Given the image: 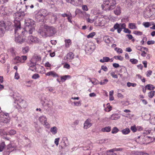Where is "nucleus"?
Instances as JSON below:
<instances>
[{
	"label": "nucleus",
	"instance_id": "nucleus-1",
	"mask_svg": "<svg viewBox=\"0 0 155 155\" xmlns=\"http://www.w3.org/2000/svg\"><path fill=\"white\" fill-rule=\"evenodd\" d=\"M35 22L31 19L27 18L25 21V28L24 29L21 27H16L15 28V41L16 43L21 44L26 40L21 38L19 34L21 33V35L27 37L28 34H31L34 31Z\"/></svg>",
	"mask_w": 155,
	"mask_h": 155
},
{
	"label": "nucleus",
	"instance_id": "nucleus-2",
	"mask_svg": "<svg viewBox=\"0 0 155 155\" xmlns=\"http://www.w3.org/2000/svg\"><path fill=\"white\" fill-rule=\"evenodd\" d=\"M56 32V29L54 27L46 25L44 28H40L38 33L43 37L45 38L53 36Z\"/></svg>",
	"mask_w": 155,
	"mask_h": 155
},
{
	"label": "nucleus",
	"instance_id": "nucleus-3",
	"mask_svg": "<svg viewBox=\"0 0 155 155\" xmlns=\"http://www.w3.org/2000/svg\"><path fill=\"white\" fill-rule=\"evenodd\" d=\"M116 4L115 0H106L101 5V7L104 10L109 11L113 9Z\"/></svg>",
	"mask_w": 155,
	"mask_h": 155
},
{
	"label": "nucleus",
	"instance_id": "nucleus-4",
	"mask_svg": "<svg viewBox=\"0 0 155 155\" xmlns=\"http://www.w3.org/2000/svg\"><path fill=\"white\" fill-rule=\"evenodd\" d=\"M25 15L24 12L21 13L16 12L15 13V15L14 16L15 20L14 22L15 28L16 27H21L20 20L21 18V16H24Z\"/></svg>",
	"mask_w": 155,
	"mask_h": 155
},
{
	"label": "nucleus",
	"instance_id": "nucleus-5",
	"mask_svg": "<svg viewBox=\"0 0 155 155\" xmlns=\"http://www.w3.org/2000/svg\"><path fill=\"white\" fill-rule=\"evenodd\" d=\"M105 20L103 15L99 14L95 17V25L96 26H103L106 22Z\"/></svg>",
	"mask_w": 155,
	"mask_h": 155
},
{
	"label": "nucleus",
	"instance_id": "nucleus-6",
	"mask_svg": "<svg viewBox=\"0 0 155 155\" xmlns=\"http://www.w3.org/2000/svg\"><path fill=\"white\" fill-rule=\"evenodd\" d=\"M14 106L15 107L18 109L19 110L22 108H25L27 104L26 102L23 100H22L21 101L16 100L14 102Z\"/></svg>",
	"mask_w": 155,
	"mask_h": 155
},
{
	"label": "nucleus",
	"instance_id": "nucleus-7",
	"mask_svg": "<svg viewBox=\"0 0 155 155\" xmlns=\"http://www.w3.org/2000/svg\"><path fill=\"white\" fill-rule=\"evenodd\" d=\"M38 120L41 124L45 127L48 129L50 128V124L47 122V118L45 116L42 115L39 117Z\"/></svg>",
	"mask_w": 155,
	"mask_h": 155
},
{
	"label": "nucleus",
	"instance_id": "nucleus-8",
	"mask_svg": "<svg viewBox=\"0 0 155 155\" xmlns=\"http://www.w3.org/2000/svg\"><path fill=\"white\" fill-rule=\"evenodd\" d=\"M9 121L8 114L1 112L0 113V122L7 123Z\"/></svg>",
	"mask_w": 155,
	"mask_h": 155
},
{
	"label": "nucleus",
	"instance_id": "nucleus-9",
	"mask_svg": "<svg viewBox=\"0 0 155 155\" xmlns=\"http://www.w3.org/2000/svg\"><path fill=\"white\" fill-rule=\"evenodd\" d=\"M68 3L75 6H81L83 4V0H65Z\"/></svg>",
	"mask_w": 155,
	"mask_h": 155
},
{
	"label": "nucleus",
	"instance_id": "nucleus-10",
	"mask_svg": "<svg viewBox=\"0 0 155 155\" xmlns=\"http://www.w3.org/2000/svg\"><path fill=\"white\" fill-rule=\"evenodd\" d=\"M27 57L26 56H22L21 57L17 56L13 60V62L15 64L19 63H24L27 59Z\"/></svg>",
	"mask_w": 155,
	"mask_h": 155
},
{
	"label": "nucleus",
	"instance_id": "nucleus-11",
	"mask_svg": "<svg viewBox=\"0 0 155 155\" xmlns=\"http://www.w3.org/2000/svg\"><path fill=\"white\" fill-rule=\"evenodd\" d=\"M125 27L126 25L124 23L119 24L117 23L114 26V28L117 30V31L118 33H120L122 29L125 28Z\"/></svg>",
	"mask_w": 155,
	"mask_h": 155
},
{
	"label": "nucleus",
	"instance_id": "nucleus-12",
	"mask_svg": "<svg viewBox=\"0 0 155 155\" xmlns=\"http://www.w3.org/2000/svg\"><path fill=\"white\" fill-rule=\"evenodd\" d=\"M27 41L29 44L31 43H37L39 42V39L36 37L31 35L28 37Z\"/></svg>",
	"mask_w": 155,
	"mask_h": 155
},
{
	"label": "nucleus",
	"instance_id": "nucleus-13",
	"mask_svg": "<svg viewBox=\"0 0 155 155\" xmlns=\"http://www.w3.org/2000/svg\"><path fill=\"white\" fill-rule=\"evenodd\" d=\"M95 48L94 44L92 42H89L86 45L85 50L89 51H93Z\"/></svg>",
	"mask_w": 155,
	"mask_h": 155
},
{
	"label": "nucleus",
	"instance_id": "nucleus-14",
	"mask_svg": "<svg viewBox=\"0 0 155 155\" xmlns=\"http://www.w3.org/2000/svg\"><path fill=\"white\" fill-rule=\"evenodd\" d=\"M5 28V24L3 21H0V37L4 35Z\"/></svg>",
	"mask_w": 155,
	"mask_h": 155
},
{
	"label": "nucleus",
	"instance_id": "nucleus-15",
	"mask_svg": "<svg viewBox=\"0 0 155 155\" xmlns=\"http://www.w3.org/2000/svg\"><path fill=\"white\" fill-rule=\"evenodd\" d=\"M48 12L45 9H42L40 10L37 13V15L38 16L44 18L48 15Z\"/></svg>",
	"mask_w": 155,
	"mask_h": 155
},
{
	"label": "nucleus",
	"instance_id": "nucleus-16",
	"mask_svg": "<svg viewBox=\"0 0 155 155\" xmlns=\"http://www.w3.org/2000/svg\"><path fill=\"white\" fill-rule=\"evenodd\" d=\"M92 146L91 145H90L89 146L87 147H83V150H87L85 153L84 155H91L92 152Z\"/></svg>",
	"mask_w": 155,
	"mask_h": 155
},
{
	"label": "nucleus",
	"instance_id": "nucleus-17",
	"mask_svg": "<svg viewBox=\"0 0 155 155\" xmlns=\"http://www.w3.org/2000/svg\"><path fill=\"white\" fill-rule=\"evenodd\" d=\"M15 149V147H14V146H12L11 144L8 145V150L4 152L3 155H9L10 152L13 151Z\"/></svg>",
	"mask_w": 155,
	"mask_h": 155
},
{
	"label": "nucleus",
	"instance_id": "nucleus-18",
	"mask_svg": "<svg viewBox=\"0 0 155 155\" xmlns=\"http://www.w3.org/2000/svg\"><path fill=\"white\" fill-rule=\"evenodd\" d=\"M154 10V9H152V10L149 9L148 10H147L146 12H145L144 13V17L145 18H148L150 17L153 15V13L152 12V11H153Z\"/></svg>",
	"mask_w": 155,
	"mask_h": 155
},
{
	"label": "nucleus",
	"instance_id": "nucleus-19",
	"mask_svg": "<svg viewBox=\"0 0 155 155\" xmlns=\"http://www.w3.org/2000/svg\"><path fill=\"white\" fill-rule=\"evenodd\" d=\"M92 125L91 120L88 119L85 121L84 124V128L85 129H87L90 127Z\"/></svg>",
	"mask_w": 155,
	"mask_h": 155
},
{
	"label": "nucleus",
	"instance_id": "nucleus-20",
	"mask_svg": "<svg viewBox=\"0 0 155 155\" xmlns=\"http://www.w3.org/2000/svg\"><path fill=\"white\" fill-rule=\"evenodd\" d=\"M114 61V58H109L108 57H104L103 58L101 59L100 60V61L101 63H104L105 62H112Z\"/></svg>",
	"mask_w": 155,
	"mask_h": 155
},
{
	"label": "nucleus",
	"instance_id": "nucleus-21",
	"mask_svg": "<svg viewBox=\"0 0 155 155\" xmlns=\"http://www.w3.org/2000/svg\"><path fill=\"white\" fill-rule=\"evenodd\" d=\"M114 13L117 15H119L121 12V8L119 5H117L114 11Z\"/></svg>",
	"mask_w": 155,
	"mask_h": 155
},
{
	"label": "nucleus",
	"instance_id": "nucleus-22",
	"mask_svg": "<svg viewBox=\"0 0 155 155\" xmlns=\"http://www.w3.org/2000/svg\"><path fill=\"white\" fill-rule=\"evenodd\" d=\"M103 40L106 43L109 44L112 42L113 38L110 36H105L104 37Z\"/></svg>",
	"mask_w": 155,
	"mask_h": 155
},
{
	"label": "nucleus",
	"instance_id": "nucleus-23",
	"mask_svg": "<svg viewBox=\"0 0 155 155\" xmlns=\"http://www.w3.org/2000/svg\"><path fill=\"white\" fill-rule=\"evenodd\" d=\"M8 58L7 54L4 53L0 55V61L2 63H5V60Z\"/></svg>",
	"mask_w": 155,
	"mask_h": 155
},
{
	"label": "nucleus",
	"instance_id": "nucleus-24",
	"mask_svg": "<svg viewBox=\"0 0 155 155\" xmlns=\"http://www.w3.org/2000/svg\"><path fill=\"white\" fill-rule=\"evenodd\" d=\"M64 42L65 47L66 48H69L72 44L71 40L70 39H65Z\"/></svg>",
	"mask_w": 155,
	"mask_h": 155
},
{
	"label": "nucleus",
	"instance_id": "nucleus-25",
	"mask_svg": "<svg viewBox=\"0 0 155 155\" xmlns=\"http://www.w3.org/2000/svg\"><path fill=\"white\" fill-rule=\"evenodd\" d=\"M114 149H112L107 151L106 152L104 153V155H116V153L114 152ZM95 155H99L98 153H96Z\"/></svg>",
	"mask_w": 155,
	"mask_h": 155
},
{
	"label": "nucleus",
	"instance_id": "nucleus-26",
	"mask_svg": "<svg viewBox=\"0 0 155 155\" xmlns=\"http://www.w3.org/2000/svg\"><path fill=\"white\" fill-rule=\"evenodd\" d=\"M120 116L119 114H114L111 115L110 119L112 120H117L120 118Z\"/></svg>",
	"mask_w": 155,
	"mask_h": 155
},
{
	"label": "nucleus",
	"instance_id": "nucleus-27",
	"mask_svg": "<svg viewBox=\"0 0 155 155\" xmlns=\"http://www.w3.org/2000/svg\"><path fill=\"white\" fill-rule=\"evenodd\" d=\"M74 57V55L72 52H69L66 55V59L68 60H72Z\"/></svg>",
	"mask_w": 155,
	"mask_h": 155
},
{
	"label": "nucleus",
	"instance_id": "nucleus-28",
	"mask_svg": "<svg viewBox=\"0 0 155 155\" xmlns=\"http://www.w3.org/2000/svg\"><path fill=\"white\" fill-rule=\"evenodd\" d=\"M45 75L48 76H52L54 77L58 76L57 74L54 71H52L47 72Z\"/></svg>",
	"mask_w": 155,
	"mask_h": 155
},
{
	"label": "nucleus",
	"instance_id": "nucleus-29",
	"mask_svg": "<svg viewBox=\"0 0 155 155\" xmlns=\"http://www.w3.org/2000/svg\"><path fill=\"white\" fill-rule=\"evenodd\" d=\"M58 129L55 126H54L51 128L50 131L53 135H55L58 132Z\"/></svg>",
	"mask_w": 155,
	"mask_h": 155
},
{
	"label": "nucleus",
	"instance_id": "nucleus-30",
	"mask_svg": "<svg viewBox=\"0 0 155 155\" xmlns=\"http://www.w3.org/2000/svg\"><path fill=\"white\" fill-rule=\"evenodd\" d=\"M129 28L131 29H137V27L136 26V24L134 23H129L128 25Z\"/></svg>",
	"mask_w": 155,
	"mask_h": 155
},
{
	"label": "nucleus",
	"instance_id": "nucleus-31",
	"mask_svg": "<svg viewBox=\"0 0 155 155\" xmlns=\"http://www.w3.org/2000/svg\"><path fill=\"white\" fill-rule=\"evenodd\" d=\"M71 78V77L69 75H65L61 77V80L62 82H64L67 79Z\"/></svg>",
	"mask_w": 155,
	"mask_h": 155
},
{
	"label": "nucleus",
	"instance_id": "nucleus-32",
	"mask_svg": "<svg viewBox=\"0 0 155 155\" xmlns=\"http://www.w3.org/2000/svg\"><path fill=\"white\" fill-rule=\"evenodd\" d=\"M89 79L90 81H89V82H91L94 85H97L99 83L98 81L95 78H92L91 79Z\"/></svg>",
	"mask_w": 155,
	"mask_h": 155
},
{
	"label": "nucleus",
	"instance_id": "nucleus-33",
	"mask_svg": "<svg viewBox=\"0 0 155 155\" xmlns=\"http://www.w3.org/2000/svg\"><path fill=\"white\" fill-rule=\"evenodd\" d=\"M111 127L110 126H108L101 129V130L103 132H108L111 130Z\"/></svg>",
	"mask_w": 155,
	"mask_h": 155
},
{
	"label": "nucleus",
	"instance_id": "nucleus-34",
	"mask_svg": "<svg viewBox=\"0 0 155 155\" xmlns=\"http://www.w3.org/2000/svg\"><path fill=\"white\" fill-rule=\"evenodd\" d=\"M121 132L123 134L127 135L130 132V130L129 128H126L124 129L121 130Z\"/></svg>",
	"mask_w": 155,
	"mask_h": 155
},
{
	"label": "nucleus",
	"instance_id": "nucleus-35",
	"mask_svg": "<svg viewBox=\"0 0 155 155\" xmlns=\"http://www.w3.org/2000/svg\"><path fill=\"white\" fill-rule=\"evenodd\" d=\"M112 109V107L110 106V104L109 103L107 104L106 105V107H105L104 109L105 111L109 112Z\"/></svg>",
	"mask_w": 155,
	"mask_h": 155
},
{
	"label": "nucleus",
	"instance_id": "nucleus-36",
	"mask_svg": "<svg viewBox=\"0 0 155 155\" xmlns=\"http://www.w3.org/2000/svg\"><path fill=\"white\" fill-rule=\"evenodd\" d=\"M146 87L149 90H153L155 88L154 86L150 84H147L146 86Z\"/></svg>",
	"mask_w": 155,
	"mask_h": 155
},
{
	"label": "nucleus",
	"instance_id": "nucleus-37",
	"mask_svg": "<svg viewBox=\"0 0 155 155\" xmlns=\"http://www.w3.org/2000/svg\"><path fill=\"white\" fill-rule=\"evenodd\" d=\"M136 48L138 50L141 51H143V50L147 49L146 48L143 47L140 45H136Z\"/></svg>",
	"mask_w": 155,
	"mask_h": 155
},
{
	"label": "nucleus",
	"instance_id": "nucleus-38",
	"mask_svg": "<svg viewBox=\"0 0 155 155\" xmlns=\"http://www.w3.org/2000/svg\"><path fill=\"white\" fill-rule=\"evenodd\" d=\"M137 86V84L135 83H131L130 82H128L127 83V86L128 87L131 86L135 87Z\"/></svg>",
	"mask_w": 155,
	"mask_h": 155
},
{
	"label": "nucleus",
	"instance_id": "nucleus-39",
	"mask_svg": "<svg viewBox=\"0 0 155 155\" xmlns=\"http://www.w3.org/2000/svg\"><path fill=\"white\" fill-rule=\"evenodd\" d=\"M118 131V128L116 127H114L112 129L111 133L113 134H115L117 133Z\"/></svg>",
	"mask_w": 155,
	"mask_h": 155
},
{
	"label": "nucleus",
	"instance_id": "nucleus-40",
	"mask_svg": "<svg viewBox=\"0 0 155 155\" xmlns=\"http://www.w3.org/2000/svg\"><path fill=\"white\" fill-rule=\"evenodd\" d=\"M130 61L133 64H136L138 62V61L136 59L134 58L130 59Z\"/></svg>",
	"mask_w": 155,
	"mask_h": 155
},
{
	"label": "nucleus",
	"instance_id": "nucleus-41",
	"mask_svg": "<svg viewBox=\"0 0 155 155\" xmlns=\"http://www.w3.org/2000/svg\"><path fill=\"white\" fill-rule=\"evenodd\" d=\"M143 25L145 28H148L149 26H151V24H150V23L149 22H143Z\"/></svg>",
	"mask_w": 155,
	"mask_h": 155
},
{
	"label": "nucleus",
	"instance_id": "nucleus-42",
	"mask_svg": "<svg viewBox=\"0 0 155 155\" xmlns=\"http://www.w3.org/2000/svg\"><path fill=\"white\" fill-rule=\"evenodd\" d=\"M29 50V49L28 47H26L22 48V51L24 54H26L28 52Z\"/></svg>",
	"mask_w": 155,
	"mask_h": 155
},
{
	"label": "nucleus",
	"instance_id": "nucleus-43",
	"mask_svg": "<svg viewBox=\"0 0 155 155\" xmlns=\"http://www.w3.org/2000/svg\"><path fill=\"white\" fill-rule=\"evenodd\" d=\"M40 76L38 74L35 73L32 76V78L34 79H37L40 78Z\"/></svg>",
	"mask_w": 155,
	"mask_h": 155
},
{
	"label": "nucleus",
	"instance_id": "nucleus-44",
	"mask_svg": "<svg viewBox=\"0 0 155 155\" xmlns=\"http://www.w3.org/2000/svg\"><path fill=\"white\" fill-rule=\"evenodd\" d=\"M108 80L107 79H104L103 81H101L99 82V84L101 85H105L107 84L108 82Z\"/></svg>",
	"mask_w": 155,
	"mask_h": 155
},
{
	"label": "nucleus",
	"instance_id": "nucleus-45",
	"mask_svg": "<svg viewBox=\"0 0 155 155\" xmlns=\"http://www.w3.org/2000/svg\"><path fill=\"white\" fill-rule=\"evenodd\" d=\"M16 131L13 129L11 130H10L8 132V134H9L10 135H14L15 134H16Z\"/></svg>",
	"mask_w": 155,
	"mask_h": 155
},
{
	"label": "nucleus",
	"instance_id": "nucleus-46",
	"mask_svg": "<svg viewBox=\"0 0 155 155\" xmlns=\"http://www.w3.org/2000/svg\"><path fill=\"white\" fill-rule=\"evenodd\" d=\"M95 35L96 33L95 32H92L90 33L88 35H87V37L88 38H92Z\"/></svg>",
	"mask_w": 155,
	"mask_h": 155
},
{
	"label": "nucleus",
	"instance_id": "nucleus-47",
	"mask_svg": "<svg viewBox=\"0 0 155 155\" xmlns=\"http://www.w3.org/2000/svg\"><path fill=\"white\" fill-rule=\"evenodd\" d=\"M62 141H63V143H64V145L65 146H67V144L68 141V139L67 137H63L62 138Z\"/></svg>",
	"mask_w": 155,
	"mask_h": 155
},
{
	"label": "nucleus",
	"instance_id": "nucleus-48",
	"mask_svg": "<svg viewBox=\"0 0 155 155\" xmlns=\"http://www.w3.org/2000/svg\"><path fill=\"white\" fill-rule=\"evenodd\" d=\"M34 58V57H33V58L31 59L32 61H31L30 63H28V65L30 67H32V66H34L36 63V61H33V59Z\"/></svg>",
	"mask_w": 155,
	"mask_h": 155
},
{
	"label": "nucleus",
	"instance_id": "nucleus-49",
	"mask_svg": "<svg viewBox=\"0 0 155 155\" xmlns=\"http://www.w3.org/2000/svg\"><path fill=\"white\" fill-rule=\"evenodd\" d=\"M114 58L115 59H118L121 61H123L124 59V57L121 56H114Z\"/></svg>",
	"mask_w": 155,
	"mask_h": 155
},
{
	"label": "nucleus",
	"instance_id": "nucleus-50",
	"mask_svg": "<svg viewBox=\"0 0 155 155\" xmlns=\"http://www.w3.org/2000/svg\"><path fill=\"white\" fill-rule=\"evenodd\" d=\"M67 17V19H68V21H69L71 23H72V21H71V19L72 18V16L71 14L70 13V12H69V15Z\"/></svg>",
	"mask_w": 155,
	"mask_h": 155
},
{
	"label": "nucleus",
	"instance_id": "nucleus-51",
	"mask_svg": "<svg viewBox=\"0 0 155 155\" xmlns=\"http://www.w3.org/2000/svg\"><path fill=\"white\" fill-rule=\"evenodd\" d=\"M74 105L77 107H79L81 105V101H74L73 102Z\"/></svg>",
	"mask_w": 155,
	"mask_h": 155
},
{
	"label": "nucleus",
	"instance_id": "nucleus-52",
	"mask_svg": "<svg viewBox=\"0 0 155 155\" xmlns=\"http://www.w3.org/2000/svg\"><path fill=\"white\" fill-rule=\"evenodd\" d=\"M114 50L116 51L119 54H121L123 52V50L120 48L116 47L115 48Z\"/></svg>",
	"mask_w": 155,
	"mask_h": 155
},
{
	"label": "nucleus",
	"instance_id": "nucleus-53",
	"mask_svg": "<svg viewBox=\"0 0 155 155\" xmlns=\"http://www.w3.org/2000/svg\"><path fill=\"white\" fill-rule=\"evenodd\" d=\"M155 93V91H152L150 92L148 94V96L150 98H152L154 95V94Z\"/></svg>",
	"mask_w": 155,
	"mask_h": 155
},
{
	"label": "nucleus",
	"instance_id": "nucleus-54",
	"mask_svg": "<svg viewBox=\"0 0 155 155\" xmlns=\"http://www.w3.org/2000/svg\"><path fill=\"white\" fill-rule=\"evenodd\" d=\"M130 129L133 132H135L137 131V127L135 125H134L130 127Z\"/></svg>",
	"mask_w": 155,
	"mask_h": 155
},
{
	"label": "nucleus",
	"instance_id": "nucleus-55",
	"mask_svg": "<svg viewBox=\"0 0 155 155\" xmlns=\"http://www.w3.org/2000/svg\"><path fill=\"white\" fill-rule=\"evenodd\" d=\"M32 82V81H27L25 82V84H26V86L28 87H31V84Z\"/></svg>",
	"mask_w": 155,
	"mask_h": 155
},
{
	"label": "nucleus",
	"instance_id": "nucleus-56",
	"mask_svg": "<svg viewBox=\"0 0 155 155\" xmlns=\"http://www.w3.org/2000/svg\"><path fill=\"white\" fill-rule=\"evenodd\" d=\"M47 89L49 92H52L53 93H55L54 89L52 87H48Z\"/></svg>",
	"mask_w": 155,
	"mask_h": 155
},
{
	"label": "nucleus",
	"instance_id": "nucleus-57",
	"mask_svg": "<svg viewBox=\"0 0 155 155\" xmlns=\"http://www.w3.org/2000/svg\"><path fill=\"white\" fill-rule=\"evenodd\" d=\"M133 33L137 35H142L143 34L142 32L137 31H134L133 32Z\"/></svg>",
	"mask_w": 155,
	"mask_h": 155
},
{
	"label": "nucleus",
	"instance_id": "nucleus-58",
	"mask_svg": "<svg viewBox=\"0 0 155 155\" xmlns=\"http://www.w3.org/2000/svg\"><path fill=\"white\" fill-rule=\"evenodd\" d=\"M110 74L112 77L114 78H117L118 76L117 75L115 74V73L114 72H111L110 73Z\"/></svg>",
	"mask_w": 155,
	"mask_h": 155
},
{
	"label": "nucleus",
	"instance_id": "nucleus-59",
	"mask_svg": "<svg viewBox=\"0 0 155 155\" xmlns=\"http://www.w3.org/2000/svg\"><path fill=\"white\" fill-rule=\"evenodd\" d=\"M5 146V144L4 142H2L0 144V152L2 151L4 149Z\"/></svg>",
	"mask_w": 155,
	"mask_h": 155
},
{
	"label": "nucleus",
	"instance_id": "nucleus-60",
	"mask_svg": "<svg viewBox=\"0 0 155 155\" xmlns=\"http://www.w3.org/2000/svg\"><path fill=\"white\" fill-rule=\"evenodd\" d=\"M101 69L105 72L107 71L108 70L107 68L105 65H102L101 67Z\"/></svg>",
	"mask_w": 155,
	"mask_h": 155
},
{
	"label": "nucleus",
	"instance_id": "nucleus-61",
	"mask_svg": "<svg viewBox=\"0 0 155 155\" xmlns=\"http://www.w3.org/2000/svg\"><path fill=\"white\" fill-rule=\"evenodd\" d=\"M63 67L64 68L69 69L71 67L70 65L69 64L67 63H65L64 64Z\"/></svg>",
	"mask_w": 155,
	"mask_h": 155
},
{
	"label": "nucleus",
	"instance_id": "nucleus-62",
	"mask_svg": "<svg viewBox=\"0 0 155 155\" xmlns=\"http://www.w3.org/2000/svg\"><path fill=\"white\" fill-rule=\"evenodd\" d=\"M152 72L150 70L146 72V76L147 77H150L152 74Z\"/></svg>",
	"mask_w": 155,
	"mask_h": 155
},
{
	"label": "nucleus",
	"instance_id": "nucleus-63",
	"mask_svg": "<svg viewBox=\"0 0 155 155\" xmlns=\"http://www.w3.org/2000/svg\"><path fill=\"white\" fill-rule=\"evenodd\" d=\"M60 140L59 138H58L55 139L54 140V143L56 144V146H58L59 144V142Z\"/></svg>",
	"mask_w": 155,
	"mask_h": 155
},
{
	"label": "nucleus",
	"instance_id": "nucleus-64",
	"mask_svg": "<svg viewBox=\"0 0 155 155\" xmlns=\"http://www.w3.org/2000/svg\"><path fill=\"white\" fill-rule=\"evenodd\" d=\"M133 153L134 154L133 155H142V152H139L133 151Z\"/></svg>",
	"mask_w": 155,
	"mask_h": 155
}]
</instances>
